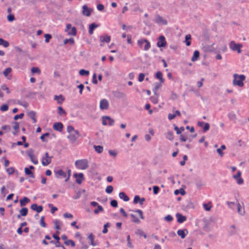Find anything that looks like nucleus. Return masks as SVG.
Returning <instances> with one entry per match:
<instances>
[{
	"label": "nucleus",
	"mask_w": 249,
	"mask_h": 249,
	"mask_svg": "<svg viewBox=\"0 0 249 249\" xmlns=\"http://www.w3.org/2000/svg\"><path fill=\"white\" fill-rule=\"evenodd\" d=\"M191 36L190 35L188 34L185 36V43L187 46H189L191 45V42L189 41L191 40Z\"/></svg>",
	"instance_id": "ea45409f"
},
{
	"label": "nucleus",
	"mask_w": 249,
	"mask_h": 249,
	"mask_svg": "<svg viewBox=\"0 0 249 249\" xmlns=\"http://www.w3.org/2000/svg\"><path fill=\"white\" fill-rule=\"evenodd\" d=\"M176 216L177 218V221L179 223H182L186 220V217L180 213H177Z\"/></svg>",
	"instance_id": "4be33fe9"
},
{
	"label": "nucleus",
	"mask_w": 249,
	"mask_h": 249,
	"mask_svg": "<svg viewBox=\"0 0 249 249\" xmlns=\"http://www.w3.org/2000/svg\"><path fill=\"white\" fill-rule=\"evenodd\" d=\"M19 213L20 215H18V217L20 218V215L22 216H25L28 213V209L27 208H23L19 211Z\"/></svg>",
	"instance_id": "cd10ccee"
},
{
	"label": "nucleus",
	"mask_w": 249,
	"mask_h": 249,
	"mask_svg": "<svg viewBox=\"0 0 249 249\" xmlns=\"http://www.w3.org/2000/svg\"><path fill=\"white\" fill-rule=\"evenodd\" d=\"M229 231L230 235H231L235 234L236 233L235 226L234 225H231L230 226L229 228Z\"/></svg>",
	"instance_id": "c9c22d12"
},
{
	"label": "nucleus",
	"mask_w": 249,
	"mask_h": 249,
	"mask_svg": "<svg viewBox=\"0 0 249 249\" xmlns=\"http://www.w3.org/2000/svg\"><path fill=\"white\" fill-rule=\"evenodd\" d=\"M167 43L165 40V38L163 36H160L158 38L157 45L158 47H165L166 46Z\"/></svg>",
	"instance_id": "9d476101"
},
{
	"label": "nucleus",
	"mask_w": 249,
	"mask_h": 249,
	"mask_svg": "<svg viewBox=\"0 0 249 249\" xmlns=\"http://www.w3.org/2000/svg\"><path fill=\"white\" fill-rule=\"evenodd\" d=\"M54 100L56 101L58 104L61 105L65 100V98L62 95L60 94L59 95H55L54 96Z\"/></svg>",
	"instance_id": "412c9836"
},
{
	"label": "nucleus",
	"mask_w": 249,
	"mask_h": 249,
	"mask_svg": "<svg viewBox=\"0 0 249 249\" xmlns=\"http://www.w3.org/2000/svg\"><path fill=\"white\" fill-rule=\"evenodd\" d=\"M131 211L133 212L138 213L141 219H143L144 218L143 215V212L141 210H131Z\"/></svg>",
	"instance_id": "49530a36"
},
{
	"label": "nucleus",
	"mask_w": 249,
	"mask_h": 249,
	"mask_svg": "<svg viewBox=\"0 0 249 249\" xmlns=\"http://www.w3.org/2000/svg\"><path fill=\"white\" fill-rule=\"evenodd\" d=\"M174 129L178 134H180L182 131L184 130V128L183 127H181L180 128H179L176 125L175 126Z\"/></svg>",
	"instance_id": "603ef678"
},
{
	"label": "nucleus",
	"mask_w": 249,
	"mask_h": 249,
	"mask_svg": "<svg viewBox=\"0 0 249 249\" xmlns=\"http://www.w3.org/2000/svg\"><path fill=\"white\" fill-rule=\"evenodd\" d=\"M114 124V121L109 116H103L102 117V124L104 125H109L112 126Z\"/></svg>",
	"instance_id": "0eeeda50"
},
{
	"label": "nucleus",
	"mask_w": 249,
	"mask_h": 249,
	"mask_svg": "<svg viewBox=\"0 0 249 249\" xmlns=\"http://www.w3.org/2000/svg\"><path fill=\"white\" fill-rule=\"evenodd\" d=\"M8 109V106L7 104H3L2 105L0 108V110L2 111H6Z\"/></svg>",
	"instance_id": "13d9d810"
},
{
	"label": "nucleus",
	"mask_w": 249,
	"mask_h": 249,
	"mask_svg": "<svg viewBox=\"0 0 249 249\" xmlns=\"http://www.w3.org/2000/svg\"><path fill=\"white\" fill-rule=\"evenodd\" d=\"M203 206L206 211H209L212 208V204L211 203H204Z\"/></svg>",
	"instance_id": "58836bf2"
},
{
	"label": "nucleus",
	"mask_w": 249,
	"mask_h": 249,
	"mask_svg": "<svg viewBox=\"0 0 249 249\" xmlns=\"http://www.w3.org/2000/svg\"><path fill=\"white\" fill-rule=\"evenodd\" d=\"M25 174L27 176H30L32 178H34L35 176L33 173L27 167L25 168L24 169Z\"/></svg>",
	"instance_id": "f704fd0d"
},
{
	"label": "nucleus",
	"mask_w": 249,
	"mask_h": 249,
	"mask_svg": "<svg viewBox=\"0 0 249 249\" xmlns=\"http://www.w3.org/2000/svg\"><path fill=\"white\" fill-rule=\"evenodd\" d=\"M79 136V132L77 130L75 132L69 134L67 136V138L71 143H74L76 142Z\"/></svg>",
	"instance_id": "20e7f679"
},
{
	"label": "nucleus",
	"mask_w": 249,
	"mask_h": 249,
	"mask_svg": "<svg viewBox=\"0 0 249 249\" xmlns=\"http://www.w3.org/2000/svg\"><path fill=\"white\" fill-rule=\"evenodd\" d=\"M74 177L76 178V182L77 184H80L84 180V175L83 173H75Z\"/></svg>",
	"instance_id": "4468645a"
},
{
	"label": "nucleus",
	"mask_w": 249,
	"mask_h": 249,
	"mask_svg": "<svg viewBox=\"0 0 249 249\" xmlns=\"http://www.w3.org/2000/svg\"><path fill=\"white\" fill-rule=\"evenodd\" d=\"M77 130H75L74 127L71 125H68L67 127V131L68 133L69 134L73 132L77 131Z\"/></svg>",
	"instance_id": "c03bdc74"
},
{
	"label": "nucleus",
	"mask_w": 249,
	"mask_h": 249,
	"mask_svg": "<svg viewBox=\"0 0 249 249\" xmlns=\"http://www.w3.org/2000/svg\"><path fill=\"white\" fill-rule=\"evenodd\" d=\"M40 225L42 227H46V224L45 222H44V216H42L41 217L40 221Z\"/></svg>",
	"instance_id": "69168bd1"
},
{
	"label": "nucleus",
	"mask_w": 249,
	"mask_h": 249,
	"mask_svg": "<svg viewBox=\"0 0 249 249\" xmlns=\"http://www.w3.org/2000/svg\"><path fill=\"white\" fill-rule=\"evenodd\" d=\"M12 71V69L11 68H6L4 71H3V75L5 76V77H7L8 74L11 73Z\"/></svg>",
	"instance_id": "5fc2aeb1"
},
{
	"label": "nucleus",
	"mask_w": 249,
	"mask_h": 249,
	"mask_svg": "<svg viewBox=\"0 0 249 249\" xmlns=\"http://www.w3.org/2000/svg\"><path fill=\"white\" fill-rule=\"evenodd\" d=\"M242 47V45L240 44H236L234 41H231L229 47L233 51H236L238 53H240L241 52V48Z\"/></svg>",
	"instance_id": "423d86ee"
},
{
	"label": "nucleus",
	"mask_w": 249,
	"mask_h": 249,
	"mask_svg": "<svg viewBox=\"0 0 249 249\" xmlns=\"http://www.w3.org/2000/svg\"><path fill=\"white\" fill-rule=\"evenodd\" d=\"M99 40L102 43L106 42L108 43L110 42L111 40V37L107 35H103L100 36Z\"/></svg>",
	"instance_id": "f3484780"
},
{
	"label": "nucleus",
	"mask_w": 249,
	"mask_h": 249,
	"mask_svg": "<svg viewBox=\"0 0 249 249\" xmlns=\"http://www.w3.org/2000/svg\"><path fill=\"white\" fill-rule=\"evenodd\" d=\"M9 42L1 38H0V45H2L4 47L9 46Z\"/></svg>",
	"instance_id": "4c0bfd02"
},
{
	"label": "nucleus",
	"mask_w": 249,
	"mask_h": 249,
	"mask_svg": "<svg viewBox=\"0 0 249 249\" xmlns=\"http://www.w3.org/2000/svg\"><path fill=\"white\" fill-rule=\"evenodd\" d=\"M79 74L81 76H88L89 74V71L84 69H81L79 71Z\"/></svg>",
	"instance_id": "a19ab883"
},
{
	"label": "nucleus",
	"mask_w": 249,
	"mask_h": 249,
	"mask_svg": "<svg viewBox=\"0 0 249 249\" xmlns=\"http://www.w3.org/2000/svg\"><path fill=\"white\" fill-rule=\"evenodd\" d=\"M144 201V198L142 197L141 198L139 196H135L134 198L133 203L134 204H137L138 203H139L140 205H142Z\"/></svg>",
	"instance_id": "6ab92c4d"
},
{
	"label": "nucleus",
	"mask_w": 249,
	"mask_h": 249,
	"mask_svg": "<svg viewBox=\"0 0 249 249\" xmlns=\"http://www.w3.org/2000/svg\"><path fill=\"white\" fill-rule=\"evenodd\" d=\"M156 77L159 79L160 83H163L164 81V79L162 77V73L159 71L156 74Z\"/></svg>",
	"instance_id": "2f4dec72"
},
{
	"label": "nucleus",
	"mask_w": 249,
	"mask_h": 249,
	"mask_svg": "<svg viewBox=\"0 0 249 249\" xmlns=\"http://www.w3.org/2000/svg\"><path fill=\"white\" fill-rule=\"evenodd\" d=\"M94 148L98 153H101L103 151V147L101 145H94Z\"/></svg>",
	"instance_id": "e433bc0d"
},
{
	"label": "nucleus",
	"mask_w": 249,
	"mask_h": 249,
	"mask_svg": "<svg viewBox=\"0 0 249 249\" xmlns=\"http://www.w3.org/2000/svg\"><path fill=\"white\" fill-rule=\"evenodd\" d=\"M227 204L228 207L232 210H234L235 207H236V204L233 202H227Z\"/></svg>",
	"instance_id": "79ce46f5"
},
{
	"label": "nucleus",
	"mask_w": 249,
	"mask_h": 249,
	"mask_svg": "<svg viewBox=\"0 0 249 249\" xmlns=\"http://www.w3.org/2000/svg\"><path fill=\"white\" fill-rule=\"evenodd\" d=\"M63 217L65 218L71 219L73 218V215L71 213H66L63 214Z\"/></svg>",
	"instance_id": "338daca9"
},
{
	"label": "nucleus",
	"mask_w": 249,
	"mask_h": 249,
	"mask_svg": "<svg viewBox=\"0 0 249 249\" xmlns=\"http://www.w3.org/2000/svg\"><path fill=\"white\" fill-rule=\"evenodd\" d=\"M97 207V208L94 211V212L95 214H97L100 212H102L104 211L103 208L102 206L99 205Z\"/></svg>",
	"instance_id": "37998d69"
},
{
	"label": "nucleus",
	"mask_w": 249,
	"mask_h": 249,
	"mask_svg": "<svg viewBox=\"0 0 249 249\" xmlns=\"http://www.w3.org/2000/svg\"><path fill=\"white\" fill-rule=\"evenodd\" d=\"M129 216L131 218V221L132 222L136 224H140L141 223L140 219L134 214L131 213L129 214Z\"/></svg>",
	"instance_id": "a878e982"
},
{
	"label": "nucleus",
	"mask_w": 249,
	"mask_h": 249,
	"mask_svg": "<svg viewBox=\"0 0 249 249\" xmlns=\"http://www.w3.org/2000/svg\"><path fill=\"white\" fill-rule=\"evenodd\" d=\"M89 160L86 159L76 160L75 161V166L79 170H86L89 167Z\"/></svg>",
	"instance_id": "f257e3e1"
},
{
	"label": "nucleus",
	"mask_w": 249,
	"mask_h": 249,
	"mask_svg": "<svg viewBox=\"0 0 249 249\" xmlns=\"http://www.w3.org/2000/svg\"><path fill=\"white\" fill-rule=\"evenodd\" d=\"M139 46L145 51H148L151 47L150 43L146 39H141L138 40Z\"/></svg>",
	"instance_id": "7ed1b4c3"
},
{
	"label": "nucleus",
	"mask_w": 249,
	"mask_h": 249,
	"mask_svg": "<svg viewBox=\"0 0 249 249\" xmlns=\"http://www.w3.org/2000/svg\"><path fill=\"white\" fill-rule=\"evenodd\" d=\"M68 43H70L71 44H73L74 43V39L72 38H69V39H66L64 41V43L65 44H67Z\"/></svg>",
	"instance_id": "4d7b16f0"
},
{
	"label": "nucleus",
	"mask_w": 249,
	"mask_h": 249,
	"mask_svg": "<svg viewBox=\"0 0 249 249\" xmlns=\"http://www.w3.org/2000/svg\"><path fill=\"white\" fill-rule=\"evenodd\" d=\"M63 128V125L61 123H55L53 125V128L59 132H61Z\"/></svg>",
	"instance_id": "a211bd4d"
},
{
	"label": "nucleus",
	"mask_w": 249,
	"mask_h": 249,
	"mask_svg": "<svg viewBox=\"0 0 249 249\" xmlns=\"http://www.w3.org/2000/svg\"><path fill=\"white\" fill-rule=\"evenodd\" d=\"M98 27V25L95 23H92L89 26V33L90 35H92L93 33V31L95 28Z\"/></svg>",
	"instance_id": "b1692460"
},
{
	"label": "nucleus",
	"mask_w": 249,
	"mask_h": 249,
	"mask_svg": "<svg viewBox=\"0 0 249 249\" xmlns=\"http://www.w3.org/2000/svg\"><path fill=\"white\" fill-rule=\"evenodd\" d=\"M119 196L120 199L125 202L128 201L129 200V197L124 192H120L119 194Z\"/></svg>",
	"instance_id": "5701e85b"
},
{
	"label": "nucleus",
	"mask_w": 249,
	"mask_h": 249,
	"mask_svg": "<svg viewBox=\"0 0 249 249\" xmlns=\"http://www.w3.org/2000/svg\"><path fill=\"white\" fill-rule=\"evenodd\" d=\"M64 243L67 246L71 245L72 247H74L75 246L74 242L72 240H68L67 241H65Z\"/></svg>",
	"instance_id": "a18cd8bd"
},
{
	"label": "nucleus",
	"mask_w": 249,
	"mask_h": 249,
	"mask_svg": "<svg viewBox=\"0 0 249 249\" xmlns=\"http://www.w3.org/2000/svg\"><path fill=\"white\" fill-rule=\"evenodd\" d=\"M28 116L31 118L33 121V122L34 123H36V113L34 112V111H30L28 113Z\"/></svg>",
	"instance_id": "c756f323"
},
{
	"label": "nucleus",
	"mask_w": 249,
	"mask_h": 249,
	"mask_svg": "<svg viewBox=\"0 0 249 249\" xmlns=\"http://www.w3.org/2000/svg\"><path fill=\"white\" fill-rule=\"evenodd\" d=\"M179 193L181 195H184L185 194V192L183 189H180L179 190H176L175 191L174 194L176 195H178Z\"/></svg>",
	"instance_id": "864d4df0"
},
{
	"label": "nucleus",
	"mask_w": 249,
	"mask_h": 249,
	"mask_svg": "<svg viewBox=\"0 0 249 249\" xmlns=\"http://www.w3.org/2000/svg\"><path fill=\"white\" fill-rule=\"evenodd\" d=\"M31 71L33 73L40 74L41 71L38 67H33L31 69Z\"/></svg>",
	"instance_id": "09e8293b"
},
{
	"label": "nucleus",
	"mask_w": 249,
	"mask_h": 249,
	"mask_svg": "<svg viewBox=\"0 0 249 249\" xmlns=\"http://www.w3.org/2000/svg\"><path fill=\"white\" fill-rule=\"evenodd\" d=\"M48 206L51 208V212L52 213H53L57 211V208L54 207L52 204H49Z\"/></svg>",
	"instance_id": "6e6d98bb"
},
{
	"label": "nucleus",
	"mask_w": 249,
	"mask_h": 249,
	"mask_svg": "<svg viewBox=\"0 0 249 249\" xmlns=\"http://www.w3.org/2000/svg\"><path fill=\"white\" fill-rule=\"evenodd\" d=\"M53 223L54 224L55 228L56 230H60V226L62 225V222L57 219H56L54 220Z\"/></svg>",
	"instance_id": "72a5a7b5"
},
{
	"label": "nucleus",
	"mask_w": 249,
	"mask_h": 249,
	"mask_svg": "<svg viewBox=\"0 0 249 249\" xmlns=\"http://www.w3.org/2000/svg\"><path fill=\"white\" fill-rule=\"evenodd\" d=\"M54 173L55 178H64L67 177V173L61 169H55Z\"/></svg>",
	"instance_id": "6e6552de"
},
{
	"label": "nucleus",
	"mask_w": 249,
	"mask_h": 249,
	"mask_svg": "<svg viewBox=\"0 0 249 249\" xmlns=\"http://www.w3.org/2000/svg\"><path fill=\"white\" fill-rule=\"evenodd\" d=\"M237 208V212L241 216H244L245 214V211L244 207H243L239 202L236 203Z\"/></svg>",
	"instance_id": "dca6fc26"
},
{
	"label": "nucleus",
	"mask_w": 249,
	"mask_h": 249,
	"mask_svg": "<svg viewBox=\"0 0 249 249\" xmlns=\"http://www.w3.org/2000/svg\"><path fill=\"white\" fill-rule=\"evenodd\" d=\"M127 247L130 249H132L133 248V246L130 241V236L129 235H128L127 236Z\"/></svg>",
	"instance_id": "3c124183"
},
{
	"label": "nucleus",
	"mask_w": 249,
	"mask_h": 249,
	"mask_svg": "<svg viewBox=\"0 0 249 249\" xmlns=\"http://www.w3.org/2000/svg\"><path fill=\"white\" fill-rule=\"evenodd\" d=\"M199 56V52L197 50L195 51L194 52L193 56H192V57L191 58V60L193 62L196 61V60H198Z\"/></svg>",
	"instance_id": "c85d7f7f"
},
{
	"label": "nucleus",
	"mask_w": 249,
	"mask_h": 249,
	"mask_svg": "<svg viewBox=\"0 0 249 249\" xmlns=\"http://www.w3.org/2000/svg\"><path fill=\"white\" fill-rule=\"evenodd\" d=\"M188 233V231L187 229H179L177 231V234L178 236H180L182 239H184Z\"/></svg>",
	"instance_id": "2eb2a0df"
},
{
	"label": "nucleus",
	"mask_w": 249,
	"mask_h": 249,
	"mask_svg": "<svg viewBox=\"0 0 249 249\" xmlns=\"http://www.w3.org/2000/svg\"><path fill=\"white\" fill-rule=\"evenodd\" d=\"M165 138L170 140L172 141L174 139V133L171 131H168L165 134Z\"/></svg>",
	"instance_id": "bb28decb"
},
{
	"label": "nucleus",
	"mask_w": 249,
	"mask_h": 249,
	"mask_svg": "<svg viewBox=\"0 0 249 249\" xmlns=\"http://www.w3.org/2000/svg\"><path fill=\"white\" fill-rule=\"evenodd\" d=\"M164 218V220L167 222H171L173 219V217L170 214L166 215Z\"/></svg>",
	"instance_id": "774afa93"
},
{
	"label": "nucleus",
	"mask_w": 249,
	"mask_h": 249,
	"mask_svg": "<svg viewBox=\"0 0 249 249\" xmlns=\"http://www.w3.org/2000/svg\"><path fill=\"white\" fill-rule=\"evenodd\" d=\"M13 128L16 131L18 132L19 130V124L18 122H14L13 124Z\"/></svg>",
	"instance_id": "052dcab7"
},
{
	"label": "nucleus",
	"mask_w": 249,
	"mask_h": 249,
	"mask_svg": "<svg viewBox=\"0 0 249 249\" xmlns=\"http://www.w3.org/2000/svg\"><path fill=\"white\" fill-rule=\"evenodd\" d=\"M155 21L156 23L159 25H166L167 24V20L163 18L160 15H157L156 16Z\"/></svg>",
	"instance_id": "f8f14e48"
},
{
	"label": "nucleus",
	"mask_w": 249,
	"mask_h": 249,
	"mask_svg": "<svg viewBox=\"0 0 249 249\" xmlns=\"http://www.w3.org/2000/svg\"><path fill=\"white\" fill-rule=\"evenodd\" d=\"M6 172L9 175H12L15 172V169L13 167H9L6 169Z\"/></svg>",
	"instance_id": "e2e57ef3"
},
{
	"label": "nucleus",
	"mask_w": 249,
	"mask_h": 249,
	"mask_svg": "<svg viewBox=\"0 0 249 249\" xmlns=\"http://www.w3.org/2000/svg\"><path fill=\"white\" fill-rule=\"evenodd\" d=\"M58 113L59 115L62 116L66 114V112L61 107H58Z\"/></svg>",
	"instance_id": "de8ad7c7"
},
{
	"label": "nucleus",
	"mask_w": 249,
	"mask_h": 249,
	"mask_svg": "<svg viewBox=\"0 0 249 249\" xmlns=\"http://www.w3.org/2000/svg\"><path fill=\"white\" fill-rule=\"evenodd\" d=\"M109 107V102L106 99L101 100L100 102V108L101 110H107Z\"/></svg>",
	"instance_id": "9b49d317"
},
{
	"label": "nucleus",
	"mask_w": 249,
	"mask_h": 249,
	"mask_svg": "<svg viewBox=\"0 0 249 249\" xmlns=\"http://www.w3.org/2000/svg\"><path fill=\"white\" fill-rule=\"evenodd\" d=\"M30 199L27 197H24L23 199L20 200V204L21 206H25L29 202Z\"/></svg>",
	"instance_id": "473e14b6"
},
{
	"label": "nucleus",
	"mask_w": 249,
	"mask_h": 249,
	"mask_svg": "<svg viewBox=\"0 0 249 249\" xmlns=\"http://www.w3.org/2000/svg\"><path fill=\"white\" fill-rule=\"evenodd\" d=\"M228 117L230 120L235 121L236 120V115L233 112L229 113L228 114Z\"/></svg>",
	"instance_id": "8fccbe9b"
},
{
	"label": "nucleus",
	"mask_w": 249,
	"mask_h": 249,
	"mask_svg": "<svg viewBox=\"0 0 249 249\" xmlns=\"http://www.w3.org/2000/svg\"><path fill=\"white\" fill-rule=\"evenodd\" d=\"M52 157L49 156V154L46 152L44 157H42L41 162L43 166H47L51 162Z\"/></svg>",
	"instance_id": "1a4fd4ad"
},
{
	"label": "nucleus",
	"mask_w": 249,
	"mask_h": 249,
	"mask_svg": "<svg viewBox=\"0 0 249 249\" xmlns=\"http://www.w3.org/2000/svg\"><path fill=\"white\" fill-rule=\"evenodd\" d=\"M180 112L178 110H176L174 114L169 113L168 116V119L172 120L174 119L177 116H180Z\"/></svg>",
	"instance_id": "393cba45"
},
{
	"label": "nucleus",
	"mask_w": 249,
	"mask_h": 249,
	"mask_svg": "<svg viewBox=\"0 0 249 249\" xmlns=\"http://www.w3.org/2000/svg\"><path fill=\"white\" fill-rule=\"evenodd\" d=\"M151 101L154 104H157L158 102V99L157 96H153L150 98Z\"/></svg>",
	"instance_id": "680f3d73"
},
{
	"label": "nucleus",
	"mask_w": 249,
	"mask_h": 249,
	"mask_svg": "<svg viewBox=\"0 0 249 249\" xmlns=\"http://www.w3.org/2000/svg\"><path fill=\"white\" fill-rule=\"evenodd\" d=\"M65 31L68 33L69 35L75 36L77 33L76 29L75 27H71V24H67Z\"/></svg>",
	"instance_id": "39448f33"
},
{
	"label": "nucleus",
	"mask_w": 249,
	"mask_h": 249,
	"mask_svg": "<svg viewBox=\"0 0 249 249\" xmlns=\"http://www.w3.org/2000/svg\"><path fill=\"white\" fill-rule=\"evenodd\" d=\"M233 84L235 86L242 87L244 85L243 81L245 79L244 75H238L237 74L233 75Z\"/></svg>",
	"instance_id": "f03ea898"
},
{
	"label": "nucleus",
	"mask_w": 249,
	"mask_h": 249,
	"mask_svg": "<svg viewBox=\"0 0 249 249\" xmlns=\"http://www.w3.org/2000/svg\"><path fill=\"white\" fill-rule=\"evenodd\" d=\"M109 227V223H107L106 224H105L104 225V229L103 230V233H106L107 232V228Z\"/></svg>",
	"instance_id": "0e129e2a"
},
{
	"label": "nucleus",
	"mask_w": 249,
	"mask_h": 249,
	"mask_svg": "<svg viewBox=\"0 0 249 249\" xmlns=\"http://www.w3.org/2000/svg\"><path fill=\"white\" fill-rule=\"evenodd\" d=\"M92 9L89 8L87 5H84L82 7V14L84 16L89 17L91 15Z\"/></svg>",
	"instance_id": "ddd939ff"
},
{
	"label": "nucleus",
	"mask_w": 249,
	"mask_h": 249,
	"mask_svg": "<svg viewBox=\"0 0 249 249\" xmlns=\"http://www.w3.org/2000/svg\"><path fill=\"white\" fill-rule=\"evenodd\" d=\"M88 238L90 241V245L91 246H96L97 245V243L94 241V236L92 233L89 234Z\"/></svg>",
	"instance_id": "7c9ffc66"
},
{
	"label": "nucleus",
	"mask_w": 249,
	"mask_h": 249,
	"mask_svg": "<svg viewBox=\"0 0 249 249\" xmlns=\"http://www.w3.org/2000/svg\"><path fill=\"white\" fill-rule=\"evenodd\" d=\"M113 190V188L112 186L109 185L107 186L106 189V192L107 194H110L112 192Z\"/></svg>",
	"instance_id": "bf43d9fd"
},
{
	"label": "nucleus",
	"mask_w": 249,
	"mask_h": 249,
	"mask_svg": "<svg viewBox=\"0 0 249 249\" xmlns=\"http://www.w3.org/2000/svg\"><path fill=\"white\" fill-rule=\"evenodd\" d=\"M31 208L38 213L41 212L43 210V207L42 206H38L36 203L32 204L31 206Z\"/></svg>",
	"instance_id": "aec40b11"
}]
</instances>
